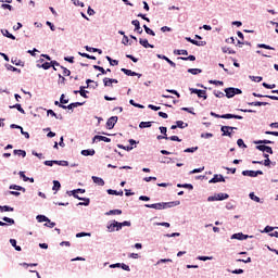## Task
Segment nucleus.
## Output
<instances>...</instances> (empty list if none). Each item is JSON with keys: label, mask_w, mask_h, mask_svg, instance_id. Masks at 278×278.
<instances>
[{"label": "nucleus", "mask_w": 278, "mask_h": 278, "mask_svg": "<svg viewBox=\"0 0 278 278\" xmlns=\"http://www.w3.org/2000/svg\"><path fill=\"white\" fill-rule=\"evenodd\" d=\"M211 116H214V118H226V119L236 118L237 121H242V116L231 114V113L219 115V114H216L215 112H211Z\"/></svg>", "instance_id": "f257e3e1"}, {"label": "nucleus", "mask_w": 278, "mask_h": 278, "mask_svg": "<svg viewBox=\"0 0 278 278\" xmlns=\"http://www.w3.org/2000/svg\"><path fill=\"white\" fill-rule=\"evenodd\" d=\"M227 99H232L236 94H242V90L239 88L229 87L225 89Z\"/></svg>", "instance_id": "f03ea898"}, {"label": "nucleus", "mask_w": 278, "mask_h": 278, "mask_svg": "<svg viewBox=\"0 0 278 278\" xmlns=\"http://www.w3.org/2000/svg\"><path fill=\"white\" fill-rule=\"evenodd\" d=\"M226 199H229V194H227V193H217L215 195L208 197L207 201L208 202H212V201H225Z\"/></svg>", "instance_id": "7ed1b4c3"}, {"label": "nucleus", "mask_w": 278, "mask_h": 278, "mask_svg": "<svg viewBox=\"0 0 278 278\" xmlns=\"http://www.w3.org/2000/svg\"><path fill=\"white\" fill-rule=\"evenodd\" d=\"M233 129H238V127L222 126L220 128L222 136H228V138H231V134H233Z\"/></svg>", "instance_id": "20e7f679"}, {"label": "nucleus", "mask_w": 278, "mask_h": 278, "mask_svg": "<svg viewBox=\"0 0 278 278\" xmlns=\"http://www.w3.org/2000/svg\"><path fill=\"white\" fill-rule=\"evenodd\" d=\"M189 90L192 94H197L199 99H204V100L207 99V91L205 90L194 89V88H190Z\"/></svg>", "instance_id": "39448f33"}, {"label": "nucleus", "mask_w": 278, "mask_h": 278, "mask_svg": "<svg viewBox=\"0 0 278 278\" xmlns=\"http://www.w3.org/2000/svg\"><path fill=\"white\" fill-rule=\"evenodd\" d=\"M242 175L244 177H257V175H264V172L262 170H243Z\"/></svg>", "instance_id": "423d86ee"}, {"label": "nucleus", "mask_w": 278, "mask_h": 278, "mask_svg": "<svg viewBox=\"0 0 278 278\" xmlns=\"http://www.w3.org/2000/svg\"><path fill=\"white\" fill-rule=\"evenodd\" d=\"M156 58H159V60H165V62H167V64H169L172 68H177V64L173 62L170 59H168V56L164 54H156Z\"/></svg>", "instance_id": "0eeeda50"}, {"label": "nucleus", "mask_w": 278, "mask_h": 278, "mask_svg": "<svg viewBox=\"0 0 278 278\" xmlns=\"http://www.w3.org/2000/svg\"><path fill=\"white\" fill-rule=\"evenodd\" d=\"M118 123V116H112L106 122V127L109 129H114V126Z\"/></svg>", "instance_id": "6e6552de"}, {"label": "nucleus", "mask_w": 278, "mask_h": 278, "mask_svg": "<svg viewBox=\"0 0 278 278\" xmlns=\"http://www.w3.org/2000/svg\"><path fill=\"white\" fill-rule=\"evenodd\" d=\"M144 206L149 207L150 210H165L164 202L154 203V204H146Z\"/></svg>", "instance_id": "1a4fd4ad"}, {"label": "nucleus", "mask_w": 278, "mask_h": 278, "mask_svg": "<svg viewBox=\"0 0 278 278\" xmlns=\"http://www.w3.org/2000/svg\"><path fill=\"white\" fill-rule=\"evenodd\" d=\"M256 149L258 151H263V153H269L270 155H273V148L268 147V146H264V144H260V146H256Z\"/></svg>", "instance_id": "9d476101"}, {"label": "nucleus", "mask_w": 278, "mask_h": 278, "mask_svg": "<svg viewBox=\"0 0 278 278\" xmlns=\"http://www.w3.org/2000/svg\"><path fill=\"white\" fill-rule=\"evenodd\" d=\"M122 73H124L125 75H127L128 77H142V74H138L136 72H131V70H127V68H122Z\"/></svg>", "instance_id": "9b49d317"}, {"label": "nucleus", "mask_w": 278, "mask_h": 278, "mask_svg": "<svg viewBox=\"0 0 278 278\" xmlns=\"http://www.w3.org/2000/svg\"><path fill=\"white\" fill-rule=\"evenodd\" d=\"M74 199H78L79 201H85V202H80L79 205H90V199H83L80 198L77 192H72Z\"/></svg>", "instance_id": "f8f14e48"}, {"label": "nucleus", "mask_w": 278, "mask_h": 278, "mask_svg": "<svg viewBox=\"0 0 278 278\" xmlns=\"http://www.w3.org/2000/svg\"><path fill=\"white\" fill-rule=\"evenodd\" d=\"M220 181H225V177H223V175L215 174L208 184H218Z\"/></svg>", "instance_id": "ddd939ff"}, {"label": "nucleus", "mask_w": 278, "mask_h": 278, "mask_svg": "<svg viewBox=\"0 0 278 278\" xmlns=\"http://www.w3.org/2000/svg\"><path fill=\"white\" fill-rule=\"evenodd\" d=\"M139 43L141 45V47H144V49H154L155 48V46H153V45H151V43H149V40L148 39H142V38H140L139 39Z\"/></svg>", "instance_id": "4468645a"}, {"label": "nucleus", "mask_w": 278, "mask_h": 278, "mask_svg": "<svg viewBox=\"0 0 278 278\" xmlns=\"http://www.w3.org/2000/svg\"><path fill=\"white\" fill-rule=\"evenodd\" d=\"M232 240H247L249 238L248 235H244L242 232H238L231 236Z\"/></svg>", "instance_id": "2eb2a0df"}, {"label": "nucleus", "mask_w": 278, "mask_h": 278, "mask_svg": "<svg viewBox=\"0 0 278 278\" xmlns=\"http://www.w3.org/2000/svg\"><path fill=\"white\" fill-rule=\"evenodd\" d=\"M98 140L99 142H112V139L108 138V137H104V136H100V135H96L93 137V142Z\"/></svg>", "instance_id": "dca6fc26"}, {"label": "nucleus", "mask_w": 278, "mask_h": 278, "mask_svg": "<svg viewBox=\"0 0 278 278\" xmlns=\"http://www.w3.org/2000/svg\"><path fill=\"white\" fill-rule=\"evenodd\" d=\"M181 202L174 201V202H164L165 210H168V207H177V205H180Z\"/></svg>", "instance_id": "f3484780"}, {"label": "nucleus", "mask_w": 278, "mask_h": 278, "mask_svg": "<svg viewBox=\"0 0 278 278\" xmlns=\"http://www.w3.org/2000/svg\"><path fill=\"white\" fill-rule=\"evenodd\" d=\"M131 25L135 26V31H138L139 34H142V28L140 27V21L134 20L131 22Z\"/></svg>", "instance_id": "a211bd4d"}, {"label": "nucleus", "mask_w": 278, "mask_h": 278, "mask_svg": "<svg viewBox=\"0 0 278 278\" xmlns=\"http://www.w3.org/2000/svg\"><path fill=\"white\" fill-rule=\"evenodd\" d=\"M92 181L98 186H105V181L101 177L92 176Z\"/></svg>", "instance_id": "6ab92c4d"}, {"label": "nucleus", "mask_w": 278, "mask_h": 278, "mask_svg": "<svg viewBox=\"0 0 278 278\" xmlns=\"http://www.w3.org/2000/svg\"><path fill=\"white\" fill-rule=\"evenodd\" d=\"M1 34L3 36H5V38H10L11 40H16V37L12 34H10V31L8 29H1Z\"/></svg>", "instance_id": "aec40b11"}, {"label": "nucleus", "mask_w": 278, "mask_h": 278, "mask_svg": "<svg viewBox=\"0 0 278 278\" xmlns=\"http://www.w3.org/2000/svg\"><path fill=\"white\" fill-rule=\"evenodd\" d=\"M85 49H86V51L93 52V53H99L100 55H101V53H103V50L98 49V48H91L89 46H86Z\"/></svg>", "instance_id": "412c9836"}, {"label": "nucleus", "mask_w": 278, "mask_h": 278, "mask_svg": "<svg viewBox=\"0 0 278 278\" xmlns=\"http://www.w3.org/2000/svg\"><path fill=\"white\" fill-rule=\"evenodd\" d=\"M252 164H264V166H270V159H265L264 161H252Z\"/></svg>", "instance_id": "4be33fe9"}, {"label": "nucleus", "mask_w": 278, "mask_h": 278, "mask_svg": "<svg viewBox=\"0 0 278 278\" xmlns=\"http://www.w3.org/2000/svg\"><path fill=\"white\" fill-rule=\"evenodd\" d=\"M37 220H38V223H51V219H49V217H47L45 215H38Z\"/></svg>", "instance_id": "5701e85b"}, {"label": "nucleus", "mask_w": 278, "mask_h": 278, "mask_svg": "<svg viewBox=\"0 0 278 278\" xmlns=\"http://www.w3.org/2000/svg\"><path fill=\"white\" fill-rule=\"evenodd\" d=\"M81 105H84V102H74V103L68 104V105L66 106V110H73V109L79 108V106H81Z\"/></svg>", "instance_id": "b1692460"}, {"label": "nucleus", "mask_w": 278, "mask_h": 278, "mask_svg": "<svg viewBox=\"0 0 278 278\" xmlns=\"http://www.w3.org/2000/svg\"><path fill=\"white\" fill-rule=\"evenodd\" d=\"M112 214L121 216V214H123V211L122 210H111V211L106 212V216H112Z\"/></svg>", "instance_id": "393cba45"}, {"label": "nucleus", "mask_w": 278, "mask_h": 278, "mask_svg": "<svg viewBox=\"0 0 278 278\" xmlns=\"http://www.w3.org/2000/svg\"><path fill=\"white\" fill-rule=\"evenodd\" d=\"M178 60H182L184 62H188V60H189L190 62H194V60H197V56H194V55L179 56Z\"/></svg>", "instance_id": "a878e982"}, {"label": "nucleus", "mask_w": 278, "mask_h": 278, "mask_svg": "<svg viewBox=\"0 0 278 278\" xmlns=\"http://www.w3.org/2000/svg\"><path fill=\"white\" fill-rule=\"evenodd\" d=\"M94 153H96L94 149L81 151V155H85V157H88V155H94Z\"/></svg>", "instance_id": "bb28decb"}, {"label": "nucleus", "mask_w": 278, "mask_h": 278, "mask_svg": "<svg viewBox=\"0 0 278 278\" xmlns=\"http://www.w3.org/2000/svg\"><path fill=\"white\" fill-rule=\"evenodd\" d=\"M152 123L153 122H141L139 124V127H140V129H147V128L151 127Z\"/></svg>", "instance_id": "cd10ccee"}, {"label": "nucleus", "mask_w": 278, "mask_h": 278, "mask_svg": "<svg viewBox=\"0 0 278 278\" xmlns=\"http://www.w3.org/2000/svg\"><path fill=\"white\" fill-rule=\"evenodd\" d=\"M10 108H11V110L15 109L17 112H21V114H25V110L23 109V106H21L20 103L15 104V105H12Z\"/></svg>", "instance_id": "c85d7f7f"}, {"label": "nucleus", "mask_w": 278, "mask_h": 278, "mask_svg": "<svg viewBox=\"0 0 278 278\" xmlns=\"http://www.w3.org/2000/svg\"><path fill=\"white\" fill-rule=\"evenodd\" d=\"M12 64H15V66H23V61H21L18 58H12L11 59Z\"/></svg>", "instance_id": "c756f323"}, {"label": "nucleus", "mask_w": 278, "mask_h": 278, "mask_svg": "<svg viewBox=\"0 0 278 278\" xmlns=\"http://www.w3.org/2000/svg\"><path fill=\"white\" fill-rule=\"evenodd\" d=\"M176 127H179V129H186V127H188V123H184V121H177Z\"/></svg>", "instance_id": "7c9ffc66"}, {"label": "nucleus", "mask_w": 278, "mask_h": 278, "mask_svg": "<svg viewBox=\"0 0 278 278\" xmlns=\"http://www.w3.org/2000/svg\"><path fill=\"white\" fill-rule=\"evenodd\" d=\"M60 188H62V185L60 184V181L53 180L52 190H54L55 192H58V190H60Z\"/></svg>", "instance_id": "2f4dec72"}, {"label": "nucleus", "mask_w": 278, "mask_h": 278, "mask_svg": "<svg viewBox=\"0 0 278 278\" xmlns=\"http://www.w3.org/2000/svg\"><path fill=\"white\" fill-rule=\"evenodd\" d=\"M188 73L191 75H199V73H203V71L201 68H189Z\"/></svg>", "instance_id": "473e14b6"}, {"label": "nucleus", "mask_w": 278, "mask_h": 278, "mask_svg": "<svg viewBox=\"0 0 278 278\" xmlns=\"http://www.w3.org/2000/svg\"><path fill=\"white\" fill-rule=\"evenodd\" d=\"M10 244L14 247L15 251H22L21 245H16V239H10Z\"/></svg>", "instance_id": "72a5a7b5"}, {"label": "nucleus", "mask_w": 278, "mask_h": 278, "mask_svg": "<svg viewBox=\"0 0 278 278\" xmlns=\"http://www.w3.org/2000/svg\"><path fill=\"white\" fill-rule=\"evenodd\" d=\"M14 155H21L22 157H26L27 152L25 150H14L13 151Z\"/></svg>", "instance_id": "f704fd0d"}, {"label": "nucleus", "mask_w": 278, "mask_h": 278, "mask_svg": "<svg viewBox=\"0 0 278 278\" xmlns=\"http://www.w3.org/2000/svg\"><path fill=\"white\" fill-rule=\"evenodd\" d=\"M143 29H144L146 34H148L149 36H155V31H153V29L149 28V26L143 25Z\"/></svg>", "instance_id": "c9c22d12"}, {"label": "nucleus", "mask_w": 278, "mask_h": 278, "mask_svg": "<svg viewBox=\"0 0 278 278\" xmlns=\"http://www.w3.org/2000/svg\"><path fill=\"white\" fill-rule=\"evenodd\" d=\"M94 71H99L102 75H108V71L105 68L99 66V65H93Z\"/></svg>", "instance_id": "e433bc0d"}, {"label": "nucleus", "mask_w": 278, "mask_h": 278, "mask_svg": "<svg viewBox=\"0 0 278 278\" xmlns=\"http://www.w3.org/2000/svg\"><path fill=\"white\" fill-rule=\"evenodd\" d=\"M260 49H267V50H269V51H275V48H273V47H270V46H268V45H266V43H258V46H257Z\"/></svg>", "instance_id": "4c0bfd02"}, {"label": "nucleus", "mask_w": 278, "mask_h": 278, "mask_svg": "<svg viewBox=\"0 0 278 278\" xmlns=\"http://www.w3.org/2000/svg\"><path fill=\"white\" fill-rule=\"evenodd\" d=\"M248 105H254V106L261 108V105H268V102L256 101V102H250V103H248Z\"/></svg>", "instance_id": "58836bf2"}, {"label": "nucleus", "mask_w": 278, "mask_h": 278, "mask_svg": "<svg viewBox=\"0 0 278 278\" xmlns=\"http://www.w3.org/2000/svg\"><path fill=\"white\" fill-rule=\"evenodd\" d=\"M10 190H20L22 192H25V188L18 186V185H11Z\"/></svg>", "instance_id": "ea45409f"}, {"label": "nucleus", "mask_w": 278, "mask_h": 278, "mask_svg": "<svg viewBox=\"0 0 278 278\" xmlns=\"http://www.w3.org/2000/svg\"><path fill=\"white\" fill-rule=\"evenodd\" d=\"M108 62H110L111 66H118V60H113L110 56H106Z\"/></svg>", "instance_id": "a19ab883"}, {"label": "nucleus", "mask_w": 278, "mask_h": 278, "mask_svg": "<svg viewBox=\"0 0 278 278\" xmlns=\"http://www.w3.org/2000/svg\"><path fill=\"white\" fill-rule=\"evenodd\" d=\"M108 229H109L110 232L116 231V220H113V223H111V224L108 226Z\"/></svg>", "instance_id": "79ce46f5"}, {"label": "nucleus", "mask_w": 278, "mask_h": 278, "mask_svg": "<svg viewBox=\"0 0 278 278\" xmlns=\"http://www.w3.org/2000/svg\"><path fill=\"white\" fill-rule=\"evenodd\" d=\"M79 55H81V58H87V60H97V56L90 55V54H88V53H81V52H79Z\"/></svg>", "instance_id": "37998d69"}, {"label": "nucleus", "mask_w": 278, "mask_h": 278, "mask_svg": "<svg viewBox=\"0 0 278 278\" xmlns=\"http://www.w3.org/2000/svg\"><path fill=\"white\" fill-rule=\"evenodd\" d=\"M103 84L105 87L112 88V78H104Z\"/></svg>", "instance_id": "c03bdc74"}, {"label": "nucleus", "mask_w": 278, "mask_h": 278, "mask_svg": "<svg viewBox=\"0 0 278 278\" xmlns=\"http://www.w3.org/2000/svg\"><path fill=\"white\" fill-rule=\"evenodd\" d=\"M175 55H188V50H174Z\"/></svg>", "instance_id": "a18cd8bd"}, {"label": "nucleus", "mask_w": 278, "mask_h": 278, "mask_svg": "<svg viewBox=\"0 0 278 278\" xmlns=\"http://www.w3.org/2000/svg\"><path fill=\"white\" fill-rule=\"evenodd\" d=\"M108 194H115V195H119V197H123V191H116V190H113V189H109L108 190Z\"/></svg>", "instance_id": "49530a36"}, {"label": "nucleus", "mask_w": 278, "mask_h": 278, "mask_svg": "<svg viewBox=\"0 0 278 278\" xmlns=\"http://www.w3.org/2000/svg\"><path fill=\"white\" fill-rule=\"evenodd\" d=\"M255 144H273V141H270V140H258V141H255L254 142Z\"/></svg>", "instance_id": "de8ad7c7"}, {"label": "nucleus", "mask_w": 278, "mask_h": 278, "mask_svg": "<svg viewBox=\"0 0 278 278\" xmlns=\"http://www.w3.org/2000/svg\"><path fill=\"white\" fill-rule=\"evenodd\" d=\"M1 212H14V207L4 205L1 206Z\"/></svg>", "instance_id": "09e8293b"}, {"label": "nucleus", "mask_w": 278, "mask_h": 278, "mask_svg": "<svg viewBox=\"0 0 278 278\" xmlns=\"http://www.w3.org/2000/svg\"><path fill=\"white\" fill-rule=\"evenodd\" d=\"M62 71H63V76L64 77H70L71 75V70L64 67V66H61Z\"/></svg>", "instance_id": "8fccbe9b"}, {"label": "nucleus", "mask_w": 278, "mask_h": 278, "mask_svg": "<svg viewBox=\"0 0 278 278\" xmlns=\"http://www.w3.org/2000/svg\"><path fill=\"white\" fill-rule=\"evenodd\" d=\"M263 87L267 88V90H273L274 88H277V85L275 84L268 85L267 83H263Z\"/></svg>", "instance_id": "3c124183"}, {"label": "nucleus", "mask_w": 278, "mask_h": 278, "mask_svg": "<svg viewBox=\"0 0 278 278\" xmlns=\"http://www.w3.org/2000/svg\"><path fill=\"white\" fill-rule=\"evenodd\" d=\"M84 88H86V87H80V90L78 92H79L80 97H84V99H88V96L86 94V92H88V91L84 90Z\"/></svg>", "instance_id": "603ef678"}, {"label": "nucleus", "mask_w": 278, "mask_h": 278, "mask_svg": "<svg viewBox=\"0 0 278 278\" xmlns=\"http://www.w3.org/2000/svg\"><path fill=\"white\" fill-rule=\"evenodd\" d=\"M203 170H205V167H204V166L191 170V172H190V175H194V174H197V173H203Z\"/></svg>", "instance_id": "864d4df0"}, {"label": "nucleus", "mask_w": 278, "mask_h": 278, "mask_svg": "<svg viewBox=\"0 0 278 278\" xmlns=\"http://www.w3.org/2000/svg\"><path fill=\"white\" fill-rule=\"evenodd\" d=\"M51 62L49 63V62H45V63H42V65H41V68H43L45 71H49V68H51Z\"/></svg>", "instance_id": "5fc2aeb1"}, {"label": "nucleus", "mask_w": 278, "mask_h": 278, "mask_svg": "<svg viewBox=\"0 0 278 278\" xmlns=\"http://www.w3.org/2000/svg\"><path fill=\"white\" fill-rule=\"evenodd\" d=\"M8 71H12L13 73H21V70L12 66V65H7Z\"/></svg>", "instance_id": "6e6d98bb"}, {"label": "nucleus", "mask_w": 278, "mask_h": 278, "mask_svg": "<svg viewBox=\"0 0 278 278\" xmlns=\"http://www.w3.org/2000/svg\"><path fill=\"white\" fill-rule=\"evenodd\" d=\"M54 164H58L59 166H68L67 161H54Z\"/></svg>", "instance_id": "4d7b16f0"}, {"label": "nucleus", "mask_w": 278, "mask_h": 278, "mask_svg": "<svg viewBox=\"0 0 278 278\" xmlns=\"http://www.w3.org/2000/svg\"><path fill=\"white\" fill-rule=\"evenodd\" d=\"M199 150V147H194V148H187L185 150V153H194V151H198Z\"/></svg>", "instance_id": "13d9d810"}, {"label": "nucleus", "mask_w": 278, "mask_h": 278, "mask_svg": "<svg viewBox=\"0 0 278 278\" xmlns=\"http://www.w3.org/2000/svg\"><path fill=\"white\" fill-rule=\"evenodd\" d=\"M250 199H252V201H255L256 203H260V197L255 195V193H250Z\"/></svg>", "instance_id": "bf43d9fd"}, {"label": "nucleus", "mask_w": 278, "mask_h": 278, "mask_svg": "<svg viewBox=\"0 0 278 278\" xmlns=\"http://www.w3.org/2000/svg\"><path fill=\"white\" fill-rule=\"evenodd\" d=\"M129 103H130V105H134V108H139V109H141V110L144 108V105L138 104V103H136L134 100H130Z\"/></svg>", "instance_id": "052dcab7"}, {"label": "nucleus", "mask_w": 278, "mask_h": 278, "mask_svg": "<svg viewBox=\"0 0 278 278\" xmlns=\"http://www.w3.org/2000/svg\"><path fill=\"white\" fill-rule=\"evenodd\" d=\"M2 220H4V223H9V225H14V219L10 218V217H3Z\"/></svg>", "instance_id": "680f3d73"}, {"label": "nucleus", "mask_w": 278, "mask_h": 278, "mask_svg": "<svg viewBox=\"0 0 278 278\" xmlns=\"http://www.w3.org/2000/svg\"><path fill=\"white\" fill-rule=\"evenodd\" d=\"M168 140H172L173 142H181V139H179L178 136L168 137Z\"/></svg>", "instance_id": "e2e57ef3"}, {"label": "nucleus", "mask_w": 278, "mask_h": 278, "mask_svg": "<svg viewBox=\"0 0 278 278\" xmlns=\"http://www.w3.org/2000/svg\"><path fill=\"white\" fill-rule=\"evenodd\" d=\"M20 177L23 179V181H29V177L25 176V172H20Z\"/></svg>", "instance_id": "0e129e2a"}, {"label": "nucleus", "mask_w": 278, "mask_h": 278, "mask_svg": "<svg viewBox=\"0 0 278 278\" xmlns=\"http://www.w3.org/2000/svg\"><path fill=\"white\" fill-rule=\"evenodd\" d=\"M215 97H217L218 99H223V97H225V93L223 91H215L214 92Z\"/></svg>", "instance_id": "69168bd1"}, {"label": "nucleus", "mask_w": 278, "mask_h": 278, "mask_svg": "<svg viewBox=\"0 0 278 278\" xmlns=\"http://www.w3.org/2000/svg\"><path fill=\"white\" fill-rule=\"evenodd\" d=\"M60 103H61L62 105H65V103H68V100L64 99V94H61Z\"/></svg>", "instance_id": "338daca9"}, {"label": "nucleus", "mask_w": 278, "mask_h": 278, "mask_svg": "<svg viewBox=\"0 0 278 278\" xmlns=\"http://www.w3.org/2000/svg\"><path fill=\"white\" fill-rule=\"evenodd\" d=\"M251 79H252V81L260 83V81H262L263 78L261 76H252Z\"/></svg>", "instance_id": "774afa93"}]
</instances>
